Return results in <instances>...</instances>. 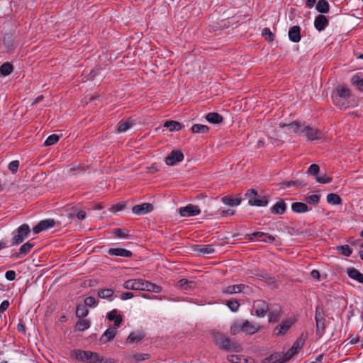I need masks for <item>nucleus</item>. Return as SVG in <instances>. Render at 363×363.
Here are the masks:
<instances>
[{
	"mask_svg": "<svg viewBox=\"0 0 363 363\" xmlns=\"http://www.w3.org/2000/svg\"><path fill=\"white\" fill-rule=\"evenodd\" d=\"M164 126L167 128L170 131H177L182 129V124L174 121H167Z\"/></svg>",
	"mask_w": 363,
	"mask_h": 363,
	"instance_id": "nucleus-36",
	"label": "nucleus"
},
{
	"mask_svg": "<svg viewBox=\"0 0 363 363\" xmlns=\"http://www.w3.org/2000/svg\"><path fill=\"white\" fill-rule=\"evenodd\" d=\"M262 35L269 42H272L274 40V34L269 28H264L262 29Z\"/></svg>",
	"mask_w": 363,
	"mask_h": 363,
	"instance_id": "nucleus-48",
	"label": "nucleus"
},
{
	"mask_svg": "<svg viewBox=\"0 0 363 363\" xmlns=\"http://www.w3.org/2000/svg\"><path fill=\"white\" fill-rule=\"evenodd\" d=\"M332 99L335 106L340 109H347L354 105L351 90L346 86H336L333 91Z\"/></svg>",
	"mask_w": 363,
	"mask_h": 363,
	"instance_id": "nucleus-1",
	"label": "nucleus"
},
{
	"mask_svg": "<svg viewBox=\"0 0 363 363\" xmlns=\"http://www.w3.org/2000/svg\"><path fill=\"white\" fill-rule=\"evenodd\" d=\"M113 233L116 236L120 238H128V233L124 229L122 228H115L113 229Z\"/></svg>",
	"mask_w": 363,
	"mask_h": 363,
	"instance_id": "nucleus-53",
	"label": "nucleus"
},
{
	"mask_svg": "<svg viewBox=\"0 0 363 363\" xmlns=\"http://www.w3.org/2000/svg\"><path fill=\"white\" fill-rule=\"evenodd\" d=\"M5 277L9 281H13L16 277V273L13 270H9L6 272Z\"/></svg>",
	"mask_w": 363,
	"mask_h": 363,
	"instance_id": "nucleus-63",
	"label": "nucleus"
},
{
	"mask_svg": "<svg viewBox=\"0 0 363 363\" xmlns=\"http://www.w3.org/2000/svg\"><path fill=\"white\" fill-rule=\"evenodd\" d=\"M98 296L101 298L108 299L113 296L114 290L112 289H103L98 291Z\"/></svg>",
	"mask_w": 363,
	"mask_h": 363,
	"instance_id": "nucleus-37",
	"label": "nucleus"
},
{
	"mask_svg": "<svg viewBox=\"0 0 363 363\" xmlns=\"http://www.w3.org/2000/svg\"><path fill=\"white\" fill-rule=\"evenodd\" d=\"M286 126H287L289 129L293 130V131L296 134H297L298 135H301V130H302V128H303L304 125L300 124L298 122H292L289 124L286 125Z\"/></svg>",
	"mask_w": 363,
	"mask_h": 363,
	"instance_id": "nucleus-41",
	"label": "nucleus"
},
{
	"mask_svg": "<svg viewBox=\"0 0 363 363\" xmlns=\"http://www.w3.org/2000/svg\"><path fill=\"white\" fill-rule=\"evenodd\" d=\"M320 200V195L311 194L305 197L304 201L310 205L316 206Z\"/></svg>",
	"mask_w": 363,
	"mask_h": 363,
	"instance_id": "nucleus-38",
	"label": "nucleus"
},
{
	"mask_svg": "<svg viewBox=\"0 0 363 363\" xmlns=\"http://www.w3.org/2000/svg\"><path fill=\"white\" fill-rule=\"evenodd\" d=\"M351 82L353 85L356 86V87L363 91V79H361L358 74H354L352 79Z\"/></svg>",
	"mask_w": 363,
	"mask_h": 363,
	"instance_id": "nucleus-42",
	"label": "nucleus"
},
{
	"mask_svg": "<svg viewBox=\"0 0 363 363\" xmlns=\"http://www.w3.org/2000/svg\"><path fill=\"white\" fill-rule=\"evenodd\" d=\"M227 306L233 312H236L239 309L240 303L237 301L230 300L227 302Z\"/></svg>",
	"mask_w": 363,
	"mask_h": 363,
	"instance_id": "nucleus-54",
	"label": "nucleus"
},
{
	"mask_svg": "<svg viewBox=\"0 0 363 363\" xmlns=\"http://www.w3.org/2000/svg\"><path fill=\"white\" fill-rule=\"evenodd\" d=\"M268 199L265 196L257 198L255 200L248 201L249 205L255 206H266L268 204Z\"/></svg>",
	"mask_w": 363,
	"mask_h": 363,
	"instance_id": "nucleus-30",
	"label": "nucleus"
},
{
	"mask_svg": "<svg viewBox=\"0 0 363 363\" xmlns=\"http://www.w3.org/2000/svg\"><path fill=\"white\" fill-rule=\"evenodd\" d=\"M55 225V222L53 219H45L40 221L33 228L34 234H38L42 231L48 230V229L52 228Z\"/></svg>",
	"mask_w": 363,
	"mask_h": 363,
	"instance_id": "nucleus-8",
	"label": "nucleus"
},
{
	"mask_svg": "<svg viewBox=\"0 0 363 363\" xmlns=\"http://www.w3.org/2000/svg\"><path fill=\"white\" fill-rule=\"evenodd\" d=\"M133 125V122L130 120L121 121L117 125V130L120 133L127 131Z\"/></svg>",
	"mask_w": 363,
	"mask_h": 363,
	"instance_id": "nucleus-33",
	"label": "nucleus"
},
{
	"mask_svg": "<svg viewBox=\"0 0 363 363\" xmlns=\"http://www.w3.org/2000/svg\"><path fill=\"white\" fill-rule=\"evenodd\" d=\"M294 355H295L294 352H292L290 350H288L285 354H281L282 359L279 362V363H284L289 360Z\"/></svg>",
	"mask_w": 363,
	"mask_h": 363,
	"instance_id": "nucleus-61",
	"label": "nucleus"
},
{
	"mask_svg": "<svg viewBox=\"0 0 363 363\" xmlns=\"http://www.w3.org/2000/svg\"><path fill=\"white\" fill-rule=\"evenodd\" d=\"M143 291L160 293L162 291V287L155 284L145 281Z\"/></svg>",
	"mask_w": 363,
	"mask_h": 363,
	"instance_id": "nucleus-31",
	"label": "nucleus"
},
{
	"mask_svg": "<svg viewBox=\"0 0 363 363\" xmlns=\"http://www.w3.org/2000/svg\"><path fill=\"white\" fill-rule=\"evenodd\" d=\"M289 38L293 43H298L301 39V28L298 26H294L289 30Z\"/></svg>",
	"mask_w": 363,
	"mask_h": 363,
	"instance_id": "nucleus-17",
	"label": "nucleus"
},
{
	"mask_svg": "<svg viewBox=\"0 0 363 363\" xmlns=\"http://www.w3.org/2000/svg\"><path fill=\"white\" fill-rule=\"evenodd\" d=\"M247 236L251 241L257 240L265 242H272L275 240L272 235L263 232H254L250 235H247Z\"/></svg>",
	"mask_w": 363,
	"mask_h": 363,
	"instance_id": "nucleus-11",
	"label": "nucleus"
},
{
	"mask_svg": "<svg viewBox=\"0 0 363 363\" xmlns=\"http://www.w3.org/2000/svg\"><path fill=\"white\" fill-rule=\"evenodd\" d=\"M337 250L345 257H350L352 253V250L348 245L337 246Z\"/></svg>",
	"mask_w": 363,
	"mask_h": 363,
	"instance_id": "nucleus-44",
	"label": "nucleus"
},
{
	"mask_svg": "<svg viewBox=\"0 0 363 363\" xmlns=\"http://www.w3.org/2000/svg\"><path fill=\"white\" fill-rule=\"evenodd\" d=\"M145 280L141 279H129L123 284V287L128 290H144Z\"/></svg>",
	"mask_w": 363,
	"mask_h": 363,
	"instance_id": "nucleus-10",
	"label": "nucleus"
},
{
	"mask_svg": "<svg viewBox=\"0 0 363 363\" xmlns=\"http://www.w3.org/2000/svg\"><path fill=\"white\" fill-rule=\"evenodd\" d=\"M10 306V303L8 300H5L0 304V314L6 311Z\"/></svg>",
	"mask_w": 363,
	"mask_h": 363,
	"instance_id": "nucleus-64",
	"label": "nucleus"
},
{
	"mask_svg": "<svg viewBox=\"0 0 363 363\" xmlns=\"http://www.w3.org/2000/svg\"><path fill=\"white\" fill-rule=\"evenodd\" d=\"M198 247V250L203 255H210L215 252V250L211 245H203Z\"/></svg>",
	"mask_w": 363,
	"mask_h": 363,
	"instance_id": "nucleus-46",
	"label": "nucleus"
},
{
	"mask_svg": "<svg viewBox=\"0 0 363 363\" xmlns=\"http://www.w3.org/2000/svg\"><path fill=\"white\" fill-rule=\"evenodd\" d=\"M241 324L242 332H244L249 335H253L256 333L260 328L259 325L252 324L247 320L243 322H241Z\"/></svg>",
	"mask_w": 363,
	"mask_h": 363,
	"instance_id": "nucleus-16",
	"label": "nucleus"
},
{
	"mask_svg": "<svg viewBox=\"0 0 363 363\" xmlns=\"http://www.w3.org/2000/svg\"><path fill=\"white\" fill-rule=\"evenodd\" d=\"M179 212L182 217L196 216L201 213L200 208L194 204H188L186 206L181 207Z\"/></svg>",
	"mask_w": 363,
	"mask_h": 363,
	"instance_id": "nucleus-6",
	"label": "nucleus"
},
{
	"mask_svg": "<svg viewBox=\"0 0 363 363\" xmlns=\"http://www.w3.org/2000/svg\"><path fill=\"white\" fill-rule=\"evenodd\" d=\"M347 275L350 278L357 281L359 283L363 284V274L361 273L355 268H349L347 271Z\"/></svg>",
	"mask_w": 363,
	"mask_h": 363,
	"instance_id": "nucleus-23",
	"label": "nucleus"
},
{
	"mask_svg": "<svg viewBox=\"0 0 363 363\" xmlns=\"http://www.w3.org/2000/svg\"><path fill=\"white\" fill-rule=\"evenodd\" d=\"M18 167H19V161L18 160H13L9 164V169L13 174H15L18 172Z\"/></svg>",
	"mask_w": 363,
	"mask_h": 363,
	"instance_id": "nucleus-59",
	"label": "nucleus"
},
{
	"mask_svg": "<svg viewBox=\"0 0 363 363\" xmlns=\"http://www.w3.org/2000/svg\"><path fill=\"white\" fill-rule=\"evenodd\" d=\"M320 171V167L316 164H313L309 166L307 172L308 174L313 175V176H317L318 172Z\"/></svg>",
	"mask_w": 363,
	"mask_h": 363,
	"instance_id": "nucleus-52",
	"label": "nucleus"
},
{
	"mask_svg": "<svg viewBox=\"0 0 363 363\" xmlns=\"http://www.w3.org/2000/svg\"><path fill=\"white\" fill-rule=\"evenodd\" d=\"M205 118L208 122L213 124H219L223 121V116L216 112L208 113Z\"/></svg>",
	"mask_w": 363,
	"mask_h": 363,
	"instance_id": "nucleus-24",
	"label": "nucleus"
},
{
	"mask_svg": "<svg viewBox=\"0 0 363 363\" xmlns=\"http://www.w3.org/2000/svg\"><path fill=\"white\" fill-rule=\"evenodd\" d=\"M60 139L59 135L52 134L49 135L44 142V145L46 147L51 146L58 142Z\"/></svg>",
	"mask_w": 363,
	"mask_h": 363,
	"instance_id": "nucleus-47",
	"label": "nucleus"
},
{
	"mask_svg": "<svg viewBox=\"0 0 363 363\" xmlns=\"http://www.w3.org/2000/svg\"><path fill=\"white\" fill-rule=\"evenodd\" d=\"M89 313L88 309L84 305H78L76 309V315L79 318L86 317Z\"/></svg>",
	"mask_w": 363,
	"mask_h": 363,
	"instance_id": "nucleus-43",
	"label": "nucleus"
},
{
	"mask_svg": "<svg viewBox=\"0 0 363 363\" xmlns=\"http://www.w3.org/2000/svg\"><path fill=\"white\" fill-rule=\"evenodd\" d=\"M221 201L224 204L230 206H239L242 201L240 198L233 199L230 196H225L222 197Z\"/></svg>",
	"mask_w": 363,
	"mask_h": 363,
	"instance_id": "nucleus-27",
	"label": "nucleus"
},
{
	"mask_svg": "<svg viewBox=\"0 0 363 363\" xmlns=\"http://www.w3.org/2000/svg\"><path fill=\"white\" fill-rule=\"evenodd\" d=\"M245 287L244 284H235L228 286L226 287L223 292L228 294H233L236 293H240L242 291L243 289Z\"/></svg>",
	"mask_w": 363,
	"mask_h": 363,
	"instance_id": "nucleus-26",
	"label": "nucleus"
},
{
	"mask_svg": "<svg viewBox=\"0 0 363 363\" xmlns=\"http://www.w3.org/2000/svg\"><path fill=\"white\" fill-rule=\"evenodd\" d=\"M16 231V235H15L11 240L12 246L18 245L22 243L29 235L30 228L28 224L24 223L20 225Z\"/></svg>",
	"mask_w": 363,
	"mask_h": 363,
	"instance_id": "nucleus-4",
	"label": "nucleus"
},
{
	"mask_svg": "<svg viewBox=\"0 0 363 363\" xmlns=\"http://www.w3.org/2000/svg\"><path fill=\"white\" fill-rule=\"evenodd\" d=\"M286 209V204L284 200L281 199L271 207L270 211L273 214L282 215L285 213Z\"/></svg>",
	"mask_w": 363,
	"mask_h": 363,
	"instance_id": "nucleus-19",
	"label": "nucleus"
},
{
	"mask_svg": "<svg viewBox=\"0 0 363 363\" xmlns=\"http://www.w3.org/2000/svg\"><path fill=\"white\" fill-rule=\"evenodd\" d=\"M294 355H295L294 352H292L290 350H288L285 354H281L282 359L279 362V363H284L289 360Z\"/></svg>",
	"mask_w": 363,
	"mask_h": 363,
	"instance_id": "nucleus-62",
	"label": "nucleus"
},
{
	"mask_svg": "<svg viewBox=\"0 0 363 363\" xmlns=\"http://www.w3.org/2000/svg\"><path fill=\"white\" fill-rule=\"evenodd\" d=\"M254 308L258 317H264L269 311V306L266 301L257 300L254 302Z\"/></svg>",
	"mask_w": 363,
	"mask_h": 363,
	"instance_id": "nucleus-12",
	"label": "nucleus"
},
{
	"mask_svg": "<svg viewBox=\"0 0 363 363\" xmlns=\"http://www.w3.org/2000/svg\"><path fill=\"white\" fill-rule=\"evenodd\" d=\"M191 130L194 133H206L209 130V128L206 125L194 124Z\"/></svg>",
	"mask_w": 363,
	"mask_h": 363,
	"instance_id": "nucleus-39",
	"label": "nucleus"
},
{
	"mask_svg": "<svg viewBox=\"0 0 363 363\" xmlns=\"http://www.w3.org/2000/svg\"><path fill=\"white\" fill-rule=\"evenodd\" d=\"M85 306L96 307L98 304L95 298L93 296L86 297L84 300Z\"/></svg>",
	"mask_w": 363,
	"mask_h": 363,
	"instance_id": "nucleus-55",
	"label": "nucleus"
},
{
	"mask_svg": "<svg viewBox=\"0 0 363 363\" xmlns=\"http://www.w3.org/2000/svg\"><path fill=\"white\" fill-rule=\"evenodd\" d=\"M145 337V335L141 331H136L131 333L126 339L128 343L138 342L142 340Z\"/></svg>",
	"mask_w": 363,
	"mask_h": 363,
	"instance_id": "nucleus-25",
	"label": "nucleus"
},
{
	"mask_svg": "<svg viewBox=\"0 0 363 363\" xmlns=\"http://www.w3.org/2000/svg\"><path fill=\"white\" fill-rule=\"evenodd\" d=\"M329 25L328 18L322 14L318 15L314 20V26L315 29L321 32L324 30Z\"/></svg>",
	"mask_w": 363,
	"mask_h": 363,
	"instance_id": "nucleus-14",
	"label": "nucleus"
},
{
	"mask_svg": "<svg viewBox=\"0 0 363 363\" xmlns=\"http://www.w3.org/2000/svg\"><path fill=\"white\" fill-rule=\"evenodd\" d=\"M257 194L258 193L255 189H250L246 191L245 195L249 199V201H251L256 199L257 198Z\"/></svg>",
	"mask_w": 363,
	"mask_h": 363,
	"instance_id": "nucleus-56",
	"label": "nucleus"
},
{
	"mask_svg": "<svg viewBox=\"0 0 363 363\" xmlns=\"http://www.w3.org/2000/svg\"><path fill=\"white\" fill-rule=\"evenodd\" d=\"M178 285L180 287L187 290L193 289L195 286V283L194 281H189L186 279H182L178 281Z\"/></svg>",
	"mask_w": 363,
	"mask_h": 363,
	"instance_id": "nucleus-45",
	"label": "nucleus"
},
{
	"mask_svg": "<svg viewBox=\"0 0 363 363\" xmlns=\"http://www.w3.org/2000/svg\"><path fill=\"white\" fill-rule=\"evenodd\" d=\"M106 318L110 321L114 322L115 327H118L123 321V317L121 314H118L117 309H113L108 312L106 315Z\"/></svg>",
	"mask_w": 363,
	"mask_h": 363,
	"instance_id": "nucleus-18",
	"label": "nucleus"
},
{
	"mask_svg": "<svg viewBox=\"0 0 363 363\" xmlns=\"http://www.w3.org/2000/svg\"><path fill=\"white\" fill-rule=\"evenodd\" d=\"M281 359H282L281 354H279V353L272 354L268 358V360L270 363H279V362L281 361Z\"/></svg>",
	"mask_w": 363,
	"mask_h": 363,
	"instance_id": "nucleus-58",
	"label": "nucleus"
},
{
	"mask_svg": "<svg viewBox=\"0 0 363 363\" xmlns=\"http://www.w3.org/2000/svg\"><path fill=\"white\" fill-rule=\"evenodd\" d=\"M34 247V244L30 242H27L26 243L21 245L19 249L18 252L13 255L14 258H21L26 255H28L32 248Z\"/></svg>",
	"mask_w": 363,
	"mask_h": 363,
	"instance_id": "nucleus-20",
	"label": "nucleus"
},
{
	"mask_svg": "<svg viewBox=\"0 0 363 363\" xmlns=\"http://www.w3.org/2000/svg\"><path fill=\"white\" fill-rule=\"evenodd\" d=\"M280 312L279 311H273L269 313V323H277L279 320L280 318Z\"/></svg>",
	"mask_w": 363,
	"mask_h": 363,
	"instance_id": "nucleus-49",
	"label": "nucleus"
},
{
	"mask_svg": "<svg viewBox=\"0 0 363 363\" xmlns=\"http://www.w3.org/2000/svg\"><path fill=\"white\" fill-rule=\"evenodd\" d=\"M184 160V154L180 150H172L165 158V162L169 166H174Z\"/></svg>",
	"mask_w": 363,
	"mask_h": 363,
	"instance_id": "nucleus-9",
	"label": "nucleus"
},
{
	"mask_svg": "<svg viewBox=\"0 0 363 363\" xmlns=\"http://www.w3.org/2000/svg\"><path fill=\"white\" fill-rule=\"evenodd\" d=\"M153 210V206L150 203H143L140 205H135L132 208L134 214L142 216L150 213Z\"/></svg>",
	"mask_w": 363,
	"mask_h": 363,
	"instance_id": "nucleus-13",
	"label": "nucleus"
},
{
	"mask_svg": "<svg viewBox=\"0 0 363 363\" xmlns=\"http://www.w3.org/2000/svg\"><path fill=\"white\" fill-rule=\"evenodd\" d=\"M303 341L302 340H297L296 341L292 347H291L290 350L292 352H294V354H297L298 351L303 347Z\"/></svg>",
	"mask_w": 363,
	"mask_h": 363,
	"instance_id": "nucleus-51",
	"label": "nucleus"
},
{
	"mask_svg": "<svg viewBox=\"0 0 363 363\" xmlns=\"http://www.w3.org/2000/svg\"><path fill=\"white\" fill-rule=\"evenodd\" d=\"M214 342L220 349L226 351L240 352L241 346L236 342H233L230 338L225 337L220 333L213 334Z\"/></svg>",
	"mask_w": 363,
	"mask_h": 363,
	"instance_id": "nucleus-3",
	"label": "nucleus"
},
{
	"mask_svg": "<svg viewBox=\"0 0 363 363\" xmlns=\"http://www.w3.org/2000/svg\"><path fill=\"white\" fill-rule=\"evenodd\" d=\"M301 132V135L306 136L310 140L322 139L324 135L321 130L305 125Z\"/></svg>",
	"mask_w": 363,
	"mask_h": 363,
	"instance_id": "nucleus-5",
	"label": "nucleus"
},
{
	"mask_svg": "<svg viewBox=\"0 0 363 363\" xmlns=\"http://www.w3.org/2000/svg\"><path fill=\"white\" fill-rule=\"evenodd\" d=\"M315 322H316V330L318 333H322L325 328V319L320 315V314H315Z\"/></svg>",
	"mask_w": 363,
	"mask_h": 363,
	"instance_id": "nucleus-35",
	"label": "nucleus"
},
{
	"mask_svg": "<svg viewBox=\"0 0 363 363\" xmlns=\"http://www.w3.org/2000/svg\"><path fill=\"white\" fill-rule=\"evenodd\" d=\"M117 333V329L116 327H109L106 330L104 333L102 337H101V340L103 341L104 337H106L107 341L112 340Z\"/></svg>",
	"mask_w": 363,
	"mask_h": 363,
	"instance_id": "nucleus-29",
	"label": "nucleus"
},
{
	"mask_svg": "<svg viewBox=\"0 0 363 363\" xmlns=\"http://www.w3.org/2000/svg\"><path fill=\"white\" fill-rule=\"evenodd\" d=\"M108 254L110 256H118L123 257H131L133 253L130 250L124 248H110L108 251Z\"/></svg>",
	"mask_w": 363,
	"mask_h": 363,
	"instance_id": "nucleus-15",
	"label": "nucleus"
},
{
	"mask_svg": "<svg viewBox=\"0 0 363 363\" xmlns=\"http://www.w3.org/2000/svg\"><path fill=\"white\" fill-rule=\"evenodd\" d=\"M327 202L331 205H338L342 203L340 196L334 193H330L327 195Z\"/></svg>",
	"mask_w": 363,
	"mask_h": 363,
	"instance_id": "nucleus-34",
	"label": "nucleus"
},
{
	"mask_svg": "<svg viewBox=\"0 0 363 363\" xmlns=\"http://www.w3.org/2000/svg\"><path fill=\"white\" fill-rule=\"evenodd\" d=\"M13 70V66L10 62H5L0 66V74L3 76H9Z\"/></svg>",
	"mask_w": 363,
	"mask_h": 363,
	"instance_id": "nucleus-32",
	"label": "nucleus"
},
{
	"mask_svg": "<svg viewBox=\"0 0 363 363\" xmlns=\"http://www.w3.org/2000/svg\"><path fill=\"white\" fill-rule=\"evenodd\" d=\"M242 331V324L241 322H235L231 327H230V333L233 335H237L238 333Z\"/></svg>",
	"mask_w": 363,
	"mask_h": 363,
	"instance_id": "nucleus-50",
	"label": "nucleus"
},
{
	"mask_svg": "<svg viewBox=\"0 0 363 363\" xmlns=\"http://www.w3.org/2000/svg\"><path fill=\"white\" fill-rule=\"evenodd\" d=\"M315 179L318 182L321 184H328L332 182V178L327 176L326 174L317 176Z\"/></svg>",
	"mask_w": 363,
	"mask_h": 363,
	"instance_id": "nucleus-57",
	"label": "nucleus"
},
{
	"mask_svg": "<svg viewBox=\"0 0 363 363\" xmlns=\"http://www.w3.org/2000/svg\"><path fill=\"white\" fill-rule=\"evenodd\" d=\"M70 357L83 363H100L103 357L97 352L79 349L73 350Z\"/></svg>",
	"mask_w": 363,
	"mask_h": 363,
	"instance_id": "nucleus-2",
	"label": "nucleus"
},
{
	"mask_svg": "<svg viewBox=\"0 0 363 363\" xmlns=\"http://www.w3.org/2000/svg\"><path fill=\"white\" fill-rule=\"evenodd\" d=\"M227 359L232 363H242V357L237 354H231L227 357Z\"/></svg>",
	"mask_w": 363,
	"mask_h": 363,
	"instance_id": "nucleus-60",
	"label": "nucleus"
},
{
	"mask_svg": "<svg viewBox=\"0 0 363 363\" xmlns=\"http://www.w3.org/2000/svg\"><path fill=\"white\" fill-rule=\"evenodd\" d=\"M150 357V356L147 353L138 352H133L128 356L129 360L134 363H139L142 361L148 359Z\"/></svg>",
	"mask_w": 363,
	"mask_h": 363,
	"instance_id": "nucleus-21",
	"label": "nucleus"
},
{
	"mask_svg": "<svg viewBox=\"0 0 363 363\" xmlns=\"http://www.w3.org/2000/svg\"><path fill=\"white\" fill-rule=\"evenodd\" d=\"M90 327V322L88 320H81L77 322L75 330L78 331H84Z\"/></svg>",
	"mask_w": 363,
	"mask_h": 363,
	"instance_id": "nucleus-40",
	"label": "nucleus"
},
{
	"mask_svg": "<svg viewBox=\"0 0 363 363\" xmlns=\"http://www.w3.org/2000/svg\"><path fill=\"white\" fill-rule=\"evenodd\" d=\"M291 210L296 213H303L309 211L311 209L305 203L294 202L291 204Z\"/></svg>",
	"mask_w": 363,
	"mask_h": 363,
	"instance_id": "nucleus-22",
	"label": "nucleus"
},
{
	"mask_svg": "<svg viewBox=\"0 0 363 363\" xmlns=\"http://www.w3.org/2000/svg\"><path fill=\"white\" fill-rule=\"evenodd\" d=\"M315 9L321 13H326L330 10V6L326 0H319L316 4Z\"/></svg>",
	"mask_w": 363,
	"mask_h": 363,
	"instance_id": "nucleus-28",
	"label": "nucleus"
},
{
	"mask_svg": "<svg viewBox=\"0 0 363 363\" xmlns=\"http://www.w3.org/2000/svg\"><path fill=\"white\" fill-rule=\"evenodd\" d=\"M295 320L291 318H287L277 325L273 330V333L276 336L284 335L287 333L290 328L294 325Z\"/></svg>",
	"mask_w": 363,
	"mask_h": 363,
	"instance_id": "nucleus-7",
	"label": "nucleus"
}]
</instances>
